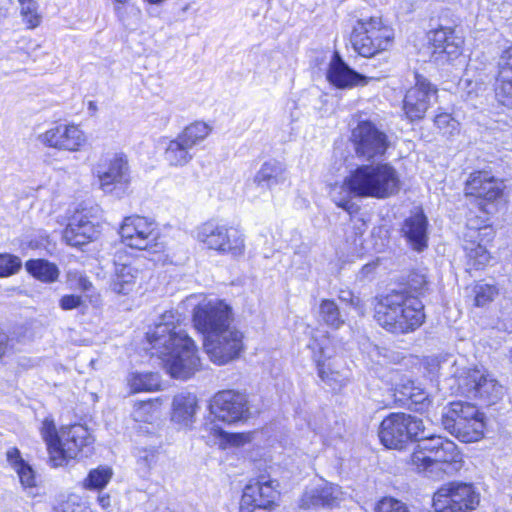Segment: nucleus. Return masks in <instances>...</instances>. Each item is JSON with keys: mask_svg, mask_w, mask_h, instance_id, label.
<instances>
[{"mask_svg": "<svg viewBox=\"0 0 512 512\" xmlns=\"http://www.w3.org/2000/svg\"><path fill=\"white\" fill-rule=\"evenodd\" d=\"M197 408L196 395L188 392L179 393L173 398L171 419L187 427L193 423Z\"/></svg>", "mask_w": 512, "mask_h": 512, "instance_id": "34", "label": "nucleus"}, {"mask_svg": "<svg viewBox=\"0 0 512 512\" xmlns=\"http://www.w3.org/2000/svg\"><path fill=\"white\" fill-rule=\"evenodd\" d=\"M430 403L431 401L428 394L422 388L417 387L411 399L403 407L416 412H423L429 407Z\"/></svg>", "mask_w": 512, "mask_h": 512, "instance_id": "48", "label": "nucleus"}, {"mask_svg": "<svg viewBox=\"0 0 512 512\" xmlns=\"http://www.w3.org/2000/svg\"><path fill=\"white\" fill-rule=\"evenodd\" d=\"M128 385L134 393L156 391L160 387V376L154 372L131 373L128 378Z\"/></svg>", "mask_w": 512, "mask_h": 512, "instance_id": "39", "label": "nucleus"}, {"mask_svg": "<svg viewBox=\"0 0 512 512\" xmlns=\"http://www.w3.org/2000/svg\"><path fill=\"white\" fill-rule=\"evenodd\" d=\"M96 175L100 188L105 193L113 192L117 185L127 184L129 182V168L126 157L114 155L107 164H98Z\"/></svg>", "mask_w": 512, "mask_h": 512, "instance_id": "20", "label": "nucleus"}, {"mask_svg": "<svg viewBox=\"0 0 512 512\" xmlns=\"http://www.w3.org/2000/svg\"><path fill=\"white\" fill-rule=\"evenodd\" d=\"M41 143L48 147L76 152L85 145L84 132L76 125H58L39 136Z\"/></svg>", "mask_w": 512, "mask_h": 512, "instance_id": "18", "label": "nucleus"}, {"mask_svg": "<svg viewBox=\"0 0 512 512\" xmlns=\"http://www.w3.org/2000/svg\"><path fill=\"white\" fill-rule=\"evenodd\" d=\"M113 475L110 467L100 466L90 470L83 482V486L89 490H101L109 483Z\"/></svg>", "mask_w": 512, "mask_h": 512, "instance_id": "41", "label": "nucleus"}, {"mask_svg": "<svg viewBox=\"0 0 512 512\" xmlns=\"http://www.w3.org/2000/svg\"><path fill=\"white\" fill-rule=\"evenodd\" d=\"M10 348V338L7 333L0 330V359L3 358Z\"/></svg>", "mask_w": 512, "mask_h": 512, "instance_id": "57", "label": "nucleus"}, {"mask_svg": "<svg viewBox=\"0 0 512 512\" xmlns=\"http://www.w3.org/2000/svg\"><path fill=\"white\" fill-rule=\"evenodd\" d=\"M209 412L214 420L227 424L244 422L250 417L246 395L234 390L216 393L210 400Z\"/></svg>", "mask_w": 512, "mask_h": 512, "instance_id": "14", "label": "nucleus"}, {"mask_svg": "<svg viewBox=\"0 0 512 512\" xmlns=\"http://www.w3.org/2000/svg\"><path fill=\"white\" fill-rule=\"evenodd\" d=\"M159 413V402L149 400L135 404L132 417L136 422L151 423L158 418Z\"/></svg>", "mask_w": 512, "mask_h": 512, "instance_id": "42", "label": "nucleus"}, {"mask_svg": "<svg viewBox=\"0 0 512 512\" xmlns=\"http://www.w3.org/2000/svg\"><path fill=\"white\" fill-rule=\"evenodd\" d=\"M139 459L143 460L146 463L147 468H150L152 466V464H154L156 461L155 451L145 450L144 455L140 456Z\"/></svg>", "mask_w": 512, "mask_h": 512, "instance_id": "58", "label": "nucleus"}, {"mask_svg": "<svg viewBox=\"0 0 512 512\" xmlns=\"http://www.w3.org/2000/svg\"><path fill=\"white\" fill-rule=\"evenodd\" d=\"M429 39L434 48L433 55L445 54L448 59H453L461 54L463 39L450 27L434 30Z\"/></svg>", "mask_w": 512, "mask_h": 512, "instance_id": "27", "label": "nucleus"}, {"mask_svg": "<svg viewBox=\"0 0 512 512\" xmlns=\"http://www.w3.org/2000/svg\"><path fill=\"white\" fill-rule=\"evenodd\" d=\"M89 107H90L91 109H95V106H94L93 102H90V103H89Z\"/></svg>", "mask_w": 512, "mask_h": 512, "instance_id": "62", "label": "nucleus"}, {"mask_svg": "<svg viewBox=\"0 0 512 512\" xmlns=\"http://www.w3.org/2000/svg\"><path fill=\"white\" fill-rule=\"evenodd\" d=\"M339 299L351 305L359 315H364V304L362 300L353 294L350 290H340Z\"/></svg>", "mask_w": 512, "mask_h": 512, "instance_id": "53", "label": "nucleus"}, {"mask_svg": "<svg viewBox=\"0 0 512 512\" xmlns=\"http://www.w3.org/2000/svg\"><path fill=\"white\" fill-rule=\"evenodd\" d=\"M429 39L434 48L433 55L445 54L448 59H453L461 54L463 39L450 27L434 30Z\"/></svg>", "mask_w": 512, "mask_h": 512, "instance_id": "26", "label": "nucleus"}, {"mask_svg": "<svg viewBox=\"0 0 512 512\" xmlns=\"http://www.w3.org/2000/svg\"><path fill=\"white\" fill-rule=\"evenodd\" d=\"M424 434L422 419L406 413H391L379 427L381 443L390 449H403L408 443L421 439Z\"/></svg>", "mask_w": 512, "mask_h": 512, "instance_id": "7", "label": "nucleus"}, {"mask_svg": "<svg viewBox=\"0 0 512 512\" xmlns=\"http://www.w3.org/2000/svg\"><path fill=\"white\" fill-rule=\"evenodd\" d=\"M466 196H473L487 202H493L502 194L501 183L485 171L470 174L465 183Z\"/></svg>", "mask_w": 512, "mask_h": 512, "instance_id": "23", "label": "nucleus"}, {"mask_svg": "<svg viewBox=\"0 0 512 512\" xmlns=\"http://www.w3.org/2000/svg\"><path fill=\"white\" fill-rule=\"evenodd\" d=\"M442 425L451 435L462 442L478 441L483 436L484 422L476 405L455 401L442 414Z\"/></svg>", "mask_w": 512, "mask_h": 512, "instance_id": "5", "label": "nucleus"}, {"mask_svg": "<svg viewBox=\"0 0 512 512\" xmlns=\"http://www.w3.org/2000/svg\"><path fill=\"white\" fill-rule=\"evenodd\" d=\"M193 156L192 149L179 136L169 142L164 153L165 160L169 165L176 167L188 164Z\"/></svg>", "mask_w": 512, "mask_h": 512, "instance_id": "36", "label": "nucleus"}, {"mask_svg": "<svg viewBox=\"0 0 512 512\" xmlns=\"http://www.w3.org/2000/svg\"><path fill=\"white\" fill-rule=\"evenodd\" d=\"M118 3H126L128 0H115Z\"/></svg>", "mask_w": 512, "mask_h": 512, "instance_id": "61", "label": "nucleus"}, {"mask_svg": "<svg viewBox=\"0 0 512 512\" xmlns=\"http://www.w3.org/2000/svg\"><path fill=\"white\" fill-rule=\"evenodd\" d=\"M204 350L209 359L217 365H226L240 358L245 350L244 334L234 325L205 336Z\"/></svg>", "mask_w": 512, "mask_h": 512, "instance_id": "9", "label": "nucleus"}, {"mask_svg": "<svg viewBox=\"0 0 512 512\" xmlns=\"http://www.w3.org/2000/svg\"><path fill=\"white\" fill-rule=\"evenodd\" d=\"M119 233L122 242L131 248L146 250L159 247L160 232L153 219L139 215L125 217Z\"/></svg>", "mask_w": 512, "mask_h": 512, "instance_id": "12", "label": "nucleus"}, {"mask_svg": "<svg viewBox=\"0 0 512 512\" xmlns=\"http://www.w3.org/2000/svg\"><path fill=\"white\" fill-rule=\"evenodd\" d=\"M99 502L101 504L102 507H106L109 505V496H102V497H99Z\"/></svg>", "mask_w": 512, "mask_h": 512, "instance_id": "60", "label": "nucleus"}, {"mask_svg": "<svg viewBox=\"0 0 512 512\" xmlns=\"http://www.w3.org/2000/svg\"><path fill=\"white\" fill-rule=\"evenodd\" d=\"M20 13L28 28H36L41 22L38 5L35 0H19Z\"/></svg>", "mask_w": 512, "mask_h": 512, "instance_id": "45", "label": "nucleus"}, {"mask_svg": "<svg viewBox=\"0 0 512 512\" xmlns=\"http://www.w3.org/2000/svg\"><path fill=\"white\" fill-rule=\"evenodd\" d=\"M488 218L482 216L469 217L466 224V231L464 234H469L471 230H475L477 234V239L486 238L487 241H490L494 232L493 229L487 224Z\"/></svg>", "mask_w": 512, "mask_h": 512, "instance_id": "44", "label": "nucleus"}, {"mask_svg": "<svg viewBox=\"0 0 512 512\" xmlns=\"http://www.w3.org/2000/svg\"><path fill=\"white\" fill-rule=\"evenodd\" d=\"M424 305L408 291H392L375 306L374 318L386 331L406 334L419 328L425 319Z\"/></svg>", "mask_w": 512, "mask_h": 512, "instance_id": "3", "label": "nucleus"}, {"mask_svg": "<svg viewBox=\"0 0 512 512\" xmlns=\"http://www.w3.org/2000/svg\"><path fill=\"white\" fill-rule=\"evenodd\" d=\"M75 277V281H76V288H78L79 290L83 291V292H87L89 291L91 288H92V283L91 281L84 275L82 274H75L74 275Z\"/></svg>", "mask_w": 512, "mask_h": 512, "instance_id": "55", "label": "nucleus"}, {"mask_svg": "<svg viewBox=\"0 0 512 512\" xmlns=\"http://www.w3.org/2000/svg\"><path fill=\"white\" fill-rule=\"evenodd\" d=\"M343 197L334 196L333 200L349 214L358 210L351 195L359 198L387 199L395 196L401 189L398 171L389 163L364 164L358 166L344 179Z\"/></svg>", "mask_w": 512, "mask_h": 512, "instance_id": "2", "label": "nucleus"}, {"mask_svg": "<svg viewBox=\"0 0 512 512\" xmlns=\"http://www.w3.org/2000/svg\"><path fill=\"white\" fill-rule=\"evenodd\" d=\"M411 464L428 477L440 478L443 474L457 472L462 466V459L454 442L424 433L411 455Z\"/></svg>", "mask_w": 512, "mask_h": 512, "instance_id": "4", "label": "nucleus"}, {"mask_svg": "<svg viewBox=\"0 0 512 512\" xmlns=\"http://www.w3.org/2000/svg\"><path fill=\"white\" fill-rule=\"evenodd\" d=\"M209 429L211 431H215V434L217 436H219L221 439L225 440L227 443H229L231 445H235V446L241 445L244 442H246L248 439V436H246L245 434L228 433V432L223 431L221 428L216 427V425H214V424Z\"/></svg>", "mask_w": 512, "mask_h": 512, "instance_id": "52", "label": "nucleus"}, {"mask_svg": "<svg viewBox=\"0 0 512 512\" xmlns=\"http://www.w3.org/2000/svg\"><path fill=\"white\" fill-rule=\"evenodd\" d=\"M319 352L320 356L316 359L319 377L331 389H341L346 385L348 378L342 372L335 370L332 363L327 362L332 357L333 351L319 344Z\"/></svg>", "mask_w": 512, "mask_h": 512, "instance_id": "31", "label": "nucleus"}, {"mask_svg": "<svg viewBox=\"0 0 512 512\" xmlns=\"http://www.w3.org/2000/svg\"><path fill=\"white\" fill-rule=\"evenodd\" d=\"M286 181L287 171L285 165L274 159L264 162L253 179L257 187L266 190H272Z\"/></svg>", "mask_w": 512, "mask_h": 512, "instance_id": "30", "label": "nucleus"}, {"mask_svg": "<svg viewBox=\"0 0 512 512\" xmlns=\"http://www.w3.org/2000/svg\"><path fill=\"white\" fill-rule=\"evenodd\" d=\"M429 39L434 48L433 55L445 54L448 59H453L461 54L463 39L450 27L434 30Z\"/></svg>", "mask_w": 512, "mask_h": 512, "instance_id": "28", "label": "nucleus"}, {"mask_svg": "<svg viewBox=\"0 0 512 512\" xmlns=\"http://www.w3.org/2000/svg\"><path fill=\"white\" fill-rule=\"evenodd\" d=\"M140 271L132 263L115 261V271L110 282V289L118 295L130 294L136 285Z\"/></svg>", "mask_w": 512, "mask_h": 512, "instance_id": "33", "label": "nucleus"}, {"mask_svg": "<svg viewBox=\"0 0 512 512\" xmlns=\"http://www.w3.org/2000/svg\"><path fill=\"white\" fill-rule=\"evenodd\" d=\"M61 444L58 446L61 452L59 466L64 465L69 459L75 458L84 448L90 446L93 438L88 429L81 424H74L61 429Z\"/></svg>", "mask_w": 512, "mask_h": 512, "instance_id": "19", "label": "nucleus"}, {"mask_svg": "<svg viewBox=\"0 0 512 512\" xmlns=\"http://www.w3.org/2000/svg\"><path fill=\"white\" fill-rule=\"evenodd\" d=\"M417 387L413 381L409 380L397 385L394 392L395 402L400 406L407 404Z\"/></svg>", "mask_w": 512, "mask_h": 512, "instance_id": "51", "label": "nucleus"}, {"mask_svg": "<svg viewBox=\"0 0 512 512\" xmlns=\"http://www.w3.org/2000/svg\"><path fill=\"white\" fill-rule=\"evenodd\" d=\"M22 266L19 257L3 253L0 254V277H8L17 273Z\"/></svg>", "mask_w": 512, "mask_h": 512, "instance_id": "46", "label": "nucleus"}, {"mask_svg": "<svg viewBox=\"0 0 512 512\" xmlns=\"http://www.w3.org/2000/svg\"><path fill=\"white\" fill-rule=\"evenodd\" d=\"M211 132V128L204 122H194L188 125L180 134L179 138L184 141L189 148H193L201 143Z\"/></svg>", "mask_w": 512, "mask_h": 512, "instance_id": "40", "label": "nucleus"}, {"mask_svg": "<svg viewBox=\"0 0 512 512\" xmlns=\"http://www.w3.org/2000/svg\"><path fill=\"white\" fill-rule=\"evenodd\" d=\"M320 316L325 324L334 329L340 328L345 322L337 304L329 299L322 300L320 304Z\"/></svg>", "mask_w": 512, "mask_h": 512, "instance_id": "43", "label": "nucleus"}, {"mask_svg": "<svg viewBox=\"0 0 512 512\" xmlns=\"http://www.w3.org/2000/svg\"><path fill=\"white\" fill-rule=\"evenodd\" d=\"M83 304V299L79 295H64L59 300V306L62 310L68 311L80 307Z\"/></svg>", "mask_w": 512, "mask_h": 512, "instance_id": "54", "label": "nucleus"}, {"mask_svg": "<svg viewBox=\"0 0 512 512\" xmlns=\"http://www.w3.org/2000/svg\"><path fill=\"white\" fill-rule=\"evenodd\" d=\"M480 495L470 483L451 482L433 496L435 512H471L477 508Z\"/></svg>", "mask_w": 512, "mask_h": 512, "instance_id": "10", "label": "nucleus"}, {"mask_svg": "<svg viewBox=\"0 0 512 512\" xmlns=\"http://www.w3.org/2000/svg\"><path fill=\"white\" fill-rule=\"evenodd\" d=\"M231 307L222 300H208L199 303L193 310V322L205 336L232 325Z\"/></svg>", "mask_w": 512, "mask_h": 512, "instance_id": "15", "label": "nucleus"}, {"mask_svg": "<svg viewBox=\"0 0 512 512\" xmlns=\"http://www.w3.org/2000/svg\"><path fill=\"white\" fill-rule=\"evenodd\" d=\"M98 231L88 217L82 213L75 214L63 232L66 243L73 247L85 245L97 237Z\"/></svg>", "mask_w": 512, "mask_h": 512, "instance_id": "24", "label": "nucleus"}, {"mask_svg": "<svg viewBox=\"0 0 512 512\" xmlns=\"http://www.w3.org/2000/svg\"><path fill=\"white\" fill-rule=\"evenodd\" d=\"M41 436L47 445L49 459L53 467L59 466V459H61V452L58 450L61 444V435L59 436L56 431L53 420L46 418L41 427Z\"/></svg>", "mask_w": 512, "mask_h": 512, "instance_id": "37", "label": "nucleus"}, {"mask_svg": "<svg viewBox=\"0 0 512 512\" xmlns=\"http://www.w3.org/2000/svg\"><path fill=\"white\" fill-rule=\"evenodd\" d=\"M428 221L422 211L405 219L401 232L414 250L422 251L427 247Z\"/></svg>", "mask_w": 512, "mask_h": 512, "instance_id": "29", "label": "nucleus"}, {"mask_svg": "<svg viewBox=\"0 0 512 512\" xmlns=\"http://www.w3.org/2000/svg\"><path fill=\"white\" fill-rule=\"evenodd\" d=\"M437 89L424 77L416 75V83L405 95L403 109L411 121L420 120L433 100H436Z\"/></svg>", "mask_w": 512, "mask_h": 512, "instance_id": "17", "label": "nucleus"}, {"mask_svg": "<svg viewBox=\"0 0 512 512\" xmlns=\"http://www.w3.org/2000/svg\"><path fill=\"white\" fill-rule=\"evenodd\" d=\"M196 239L207 248L238 257L244 254L245 243L241 231L216 221L202 223L196 229Z\"/></svg>", "mask_w": 512, "mask_h": 512, "instance_id": "8", "label": "nucleus"}, {"mask_svg": "<svg viewBox=\"0 0 512 512\" xmlns=\"http://www.w3.org/2000/svg\"><path fill=\"white\" fill-rule=\"evenodd\" d=\"M278 481L260 476L247 484L240 501V512H272L279 496Z\"/></svg>", "mask_w": 512, "mask_h": 512, "instance_id": "13", "label": "nucleus"}, {"mask_svg": "<svg viewBox=\"0 0 512 512\" xmlns=\"http://www.w3.org/2000/svg\"><path fill=\"white\" fill-rule=\"evenodd\" d=\"M499 77L495 88L500 104L512 108V44L506 47L498 61Z\"/></svg>", "mask_w": 512, "mask_h": 512, "instance_id": "25", "label": "nucleus"}, {"mask_svg": "<svg viewBox=\"0 0 512 512\" xmlns=\"http://www.w3.org/2000/svg\"><path fill=\"white\" fill-rule=\"evenodd\" d=\"M28 273L40 281L51 283L58 279V267L44 259H31L25 263Z\"/></svg>", "mask_w": 512, "mask_h": 512, "instance_id": "38", "label": "nucleus"}, {"mask_svg": "<svg viewBox=\"0 0 512 512\" xmlns=\"http://www.w3.org/2000/svg\"><path fill=\"white\" fill-rule=\"evenodd\" d=\"M378 266V260L365 264L358 273V278L364 280L375 272Z\"/></svg>", "mask_w": 512, "mask_h": 512, "instance_id": "56", "label": "nucleus"}, {"mask_svg": "<svg viewBox=\"0 0 512 512\" xmlns=\"http://www.w3.org/2000/svg\"><path fill=\"white\" fill-rule=\"evenodd\" d=\"M434 123L444 135H452L459 129V122L449 113L437 114L434 118Z\"/></svg>", "mask_w": 512, "mask_h": 512, "instance_id": "50", "label": "nucleus"}, {"mask_svg": "<svg viewBox=\"0 0 512 512\" xmlns=\"http://www.w3.org/2000/svg\"><path fill=\"white\" fill-rule=\"evenodd\" d=\"M414 279H411L409 282L410 288H412L417 294L421 293V290L423 289L424 285L426 284V281L423 276H420V281L417 284H413Z\"/></svg>", "mask_w": 512, "mask_h": 512, "instance_id": "59", "label": "nucleus"}, {"mask_svg": "<svg viewBox=\"0 0 512 512\" xmlns=\"http://www.w3.org/2000/svg\"><path fill=\"white\" fill-rule=\"evenodd\" d=\"M351 140L357 156L366 160L381 157L389 145L387 135L370 121L360 122L352 130Z\"/></svg>", "mask_w": 512, "mask_h": 512, "instance_id": "16", "label": "nucleus"}, {"mask_svg": "<svg viewBox=\"0 0 512 512\" xmlns=\"http://www.w3.org/2000/svg\"><path fill=\"white\" fill-rule=\"evenodd\" d=\"M474 293L475 305L480 307L485 306L487 303L491 302L497 295L498 290L493 285L479 283L474 287Z\"/></svg>", "mask_w": 512, "mask_h": 512, "instance_id": "47", "label": "nucleus"}, {"mask_svg": "<svg viewBox=\"0 0 512 512\" xmlns=\"http://www.w3.org/2000/svg\"><path fill=\"white\" fill-rule=\"evenodd\" d=\"M341 498V488L326 482L307 488L301 497L300 506L304 509L333 508L339 504Z\"/></svg>", "mask_w": 512, "mask_h": 512, "instance_id": "22", "label": "nucleus"}, {"mask_svg": "<svg viewBox=\"0 0 512 512\" xmlns=\"http://www.w3.org/2000/svg\"><path fill=\"white\" fill-rule=\"evenodd\" d=\"M151 354L162 360L174 378L187 379L200 367V358L194 341L182 326V317L176 311H165L159 321L147 332Z\"/></svg>", "mask_w": 512, "mask_h": 512, "instance_id": "1", "label": "nucleus"}, {"mask_svg": "<svg viewBox=\"0 0 512 512\" xmlns=\"http://www.w3.org/2000/svg\"><path fill=\"white\" fill-rule=\"evenodd\" d=\"M455 378L458 390L468 398H478L487 404L495 403L501 398L502 386L489 374L479 369H463Z\"/></svg>", "mask_w": 512, "mask_h": 512, "instance_id": "11", "label": "nucleus"}, {"mask_svg": "<svg viewBox=\"0 0 512 512\" xmlns=\"http://www.w3.org/2000/svg\"><path fill=\"white\" fill-rule=\"evenodd\" d=\"M7 460L18 474L21 484L24 487L36 486V474L33 468L21 457L17 448H11L6 453Z\"/></svg>", "mask_w": 512, "mask_h": 512, "instance_id": "35", "label": "nucleus"}, {"mask_svg": "<svg viewBox=\"0 0 512 512\" xmlns=\"http://www.w3.org/2000/svg\"><path fill=\"white\" fill-rule=\"evenodd\" d=\"M393 39V30L378 17L357 20L350 36L354 51L363 57H372L387 50Z\"/></svg>", "mask_w": 512, "mask_h": 512, "instance_id": "6", "label": "nucleus"}, {"mask_svg": "<svg viewBox=\"0 0 512 512\" xmlns=\"http://www.w3.org/2000/svg\"><path fill=\"white\" fill-rule=\"evenodd\" d=\"M484 242L488 241L486 238L477 239L475 230H471L469 234H463L462 246L466 253L468 265L477 270L484 268L491 258Z\"/></svg>", "mask_w": 512, "mask_h": 512, "instance_id": "32", "label": "nucleus"}, {"mask_svg": "<svg viewBox=\"0 0 512 512\" xmlns=\"http://www.w3.org/2000/svg\"><path fill=\"white\" fill-rule=\"evenodd\" d=\"M327 79L333 86L339 89L366 86L371 81L377 80L375 77H367L350 68L337 53L330 62Z\"/></svg>", "mask_w": 512, "mask_h": 512, "instance_id": "21", "label": "nucleus"}, {"mask_svg": "<svg viewBox=\"0 0 512 512\" xmlns=\"http://www.w3.org/2000/svg\"><path fill=\"white\" fill-rule=\"evenodd\" d=\"M375 512H410V510L402 501L391 497H384L378 501Z\"/></svg>", "mask_w": 512, "mask_h": 512, "instance_id": "49", "label": "nucleus"}]
</instances>
